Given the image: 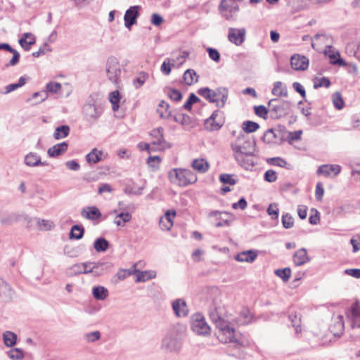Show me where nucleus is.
<instances>
[{
	"mask_svg": "<svg viewBox=\"0 0 360 360\" xmlns=\"http://www.w3.org/2000/svg\"><path fill=\"white\" fill-rule=\"evenodd\" d=\"M161 162V158L159 156H150L148 158L147 163L150 167H151L154 171L159 169L160 164Z\"/></svg>",
	"mask_w": 360,
	"mask_h": 360,
	"instance_id": "052dcab7",
	"label": "nucleus"
},
{
	"mask_svg": "<svg viewBox=\"0 0 360 360\" xmlns=\"http://www.w3.org/2000/svg\"><path fill=\"white\" fill-rule=\"evenodd\" d=\"M266 162L270 165L278 166L288 169H290V165L283 158L280 157L267 158Z\"/></svg>",
	"mask_w": 360,
	"mask_h": 360,
	"instance_id": "a19ab883",
	"label": "nucleus"
},
{
	"mask_svg": "<svg viewBox=\"0 0 360 360\" xmlns=\"http://www.w3.org/2000/svg\"><path fill=\"white\" fill-rule=\"evenodd\" d=\"M275 274L281 278L284 282H287L291 275V270L290 268L286 267L284 269H278L275 270Z\"/></svg>",
	"mask_w": 360,
	"mask_h": 360,
	"instance_id": "864d4df0",
	"label": "nucleus"
},
{
	"mask_svg": "<svg viewBox=\"0 0 360 360\" xmlns=\"http://www.w3.org/2000/svg\"><path fill=\"white\" fill-rule=\"evenodd\" d=\"M276 138V134L274 129H268L263 136L264 141L268 143H276V141L275 140Z\"/></svg>",
	"mask_w": 360,
	"mask_h": 360,
	"instance_id": "e2e57ef3",
	"label": "nucleus"
},
{
	"mask_svg": "<svg viewBox=\"0 0 360 360\" xmlns=\"http://www.w3.org/2000/svg\"><path fill=\"white\" fill-rule=\"evenodd\" d=\"M331 83L328 78L327 77H321L320 79H318L317 81L314 82V87L315 89L319 88V87H326L328 88L330 86Z\"/></svg>",
	"mask_w": 360,
	"mask_h": 360,
	"instance_id": "69168bd1",
	"label": "nucleus"
},
{
	"mask_svg": "<svg viewBox=\"0 0 360 360\" xmlns=\"http://www.w3.org/2000/svg\"><path fill=\"white\" fill-rule=\"evenodd\" d=\"M169 181L179 186H187L197 181V176L190 169L174 168L169 172Z\"/></svg>",
	"mask_w": 360,
	"mask_h": 360,
	"instance_id": "20e7f679",
	"label": "nucleus"
},
{
	"mask_svg": "<svg viewBox=\"0 0 360 360\" xmlns=\"http://www.w3.org/2000/svg\"><path fill=\"white\" fill-rule=\"evenodd\" d=\"M181 345V338L173 331L167 333L162 341V348L168 352H179Z\"/></svg>",
	"mask_w": 360,
	"mask_h": 360,
	"instance_id": "423d86ee",
	"label": "nucleus"
},
{
	"mask_svg": "<svg viewBox=\"0 0 360 360\" xmlns=\"http://www.w3.org/2000/svg\"><path fill=\"white\" fill-rule=\"evenodd\" d=\"M176 216L174 210H167L165 215L162 217L159 221V225L162 231H169L173 226V219Z\"/></svg>",
	"mask_w": 360,
	"mask_h": 360,
	"instance_id": "6ab92c4d",
	"label": "nucleus"
},
{
	"mask_svg": "<svg viewBox=\"0 0 360 360\" xmlns=\"http://www.w3.org/2000/svg\"><path fill=\"white\" fill-rule=\"evenodd\" d=\"M341 169L342 167L339 165H323L319 167L316 172L319 175L328 177L331 173H333L334 176H338L340 173Z\"/></svg>",
	"mask_w": 360,
	"mask_h": 360,
	"instance_id": "aec40b11",
	"label": "nucleus"
},
{
	"mask_svg": "<svg viewBox=\"0 0 360 360\" xmlns=\"http://www.w3.org/2000/svg\"><path fill=\"white\" fill-rule=\"evenodd\" d=\"M192 167L200 173L206 172L210 168L209 162L203 158L194 159L191 163Z\"/></svg>",
	"mask_w": 360,
	"mask_h": 360,
	"instance_id": "7c9ffc66",
	"label": "nucleus"
},
{
	"mask_svg": "<svg viewBox=\"0 0 360 360\" xmlns=\"http://www.w3.org/2000/svg\"><path fill=\"white\" fill-rule=\"evenodd\" d=\"M309 257L305 248L297 250L293 255V262L296 266H302L309 262Z\"/></svg>",
	"mask_w": 360,
	"mask_h": 360,
	"instance_id": "cd10ccee",
	"label": "nucleus"
},
{
	"mask_svg": "<svg viewBox=\"0 0 360 360\" xmlns=\"http://www.w3.org/2000/svg\"><path fill=\"white\" fill-rule=\"evenodd\" d=\"M171 60L167 58L165 60L161 65L160 70L162 73H164L166 75H168L171 72V66H174L176 60L174 59H172V63H170Z\"/></svg>",
	"mask_w": 360,
	"mask_h": 360,
	"instance_id": "13d9d810",
	"label": "nucleus"
},
{
	"mask_svg": "<svg viewBox=\"0 0 360 360\" xmlns=\"http://www.w3.org/2000/svg\"><path fill=\"white\" fill-rule=\"evenodd\" d=\"M92 295L97 300H104L109 295V292L104 286L98 285L92 288Z\"/></svg>",
	"mask_w": 360,
	"mask_h": 360,
	"instance_id": "72a5a7b5",
	"label": "nucleus"
},
{
	"mask_svg": "<svg viewBox=\"0 0 360 360\" xmlns=\"http://www.w3.org/2000/svg\"><path fill=\"white\" fill-rule=\"evenodd\" d=\"M149 75L146 72L141 71L133 79L132 84L135 89L141 88L148 79Z\"/></svg>",
	"mask_w": 360,
	"mask_h": 360,
	"instance_id": "4c0bfd02",
	"label": "nucleus"
},
{
	"mask_svg": "<svg viewBox=\"0 0 360 360\" xmlns=\"http://www.w3.org/2000/svg\"><path fill=\"white\" fill-rule=\"evenodd\" d=\"M345 328L344 317L337 315L333 318V322L330 326V330L335 336H340Z\"/></svg>",
	"mask_w": 360,
	"mask_h": 360,
	"instance_id": "4be33fe9",
	"label": "nucleus"
},
{
	"mask_svg": "<svg viewBox=\"0 0 360 360\" xmlns=\"http://www.w3.org/2000/svg\"><path fill=\"white\" fill-rule=\"evenodd\" d=\"M26 83V79L25 77H20L17 83L10 84L5 87V91L4 94H8L11 91L16 90L17 89L22 86Z\"/></svg>",
	"mask_w": 360,
	"mask_h": 360,
	"instance_id": "8fccbe9b",
	"label": "nucleus"
},
{
	"mask_svg": "<svg viewBox=\"0 0 360 360\" xmlns=\"http://www.w3.org/2000/svg\"><path fill=\"white\" fill-rule=\"evenodd\" d=\"M91 262H83L76 264L72 266V269L77 274H89L91 273Z\"/></svg>",
	"mask_w": 360,
	"mask_h": 360,
	"instance_id": "37998d69",
	"label": "nucleus"
},
{
	"mask_svg": "<svg viewBox=\"0 0 360 360\" xmlns=\"http://www.w3.org/2000/svg\"><path fill=\"white\" fill-rule=\"evenodd\" d=\"M282 224L285 229H290L294 225V219L291 214L286 213L282 216Z\"/></svg>",
	"mask_w": 360,
	"mask_h": 360,
	"instance_id": "680f3d73",
	"label": "nucleus"
},
{
	"mask_svg": "<svg viewBox=\"0 0 360 360\" xmlns=\"http://www.w3.org/2000/svg\"><path fill=\"white\" fill-rule=\"evenodd\" d=\"M84 338L88 342H94L101 338V333L98 330L90 332L84 335Z\"/></svg>",
	"mask_w": 360,
	"mask_h": 360,
	"instance_id": "0e129e2a",
	"label": "nucleus"
},
{
	"mask_svg": "<svg viewBox=\"0 0 360 360\" xmlns=\"http://www.w3.org/2000/svg\"><path fill=\"white\" fill-rule=\"evenodd\" d=\"M18 42L25 51H30L31 46L36 43L35 36L30 32H25L19 39Z\"/></svg>",
	"mask_w": 360,
	"mask_h": 360,
	"instance_id": "a878e982",
	"label": "nucleus"
},
{
	"mask_svg": "<svg viewBox=\"0 0 360 360\" xmlns=\"http://www.w3.org/2000/svg\"><path fill=\"white\" fill-rule=\"evenodd\" d=\"M101 150L94 148L86 155V160L89 164H96L103 160Z\"/></svg>",
	"mask_w": 360,
	"mask_h": 360,
	"instance_id": "e433bc0d",
	"label": "nucleus"
},
{
	"mask_svg": "<svg viewBox=\"0 0 360 360\" xmlns=\"http://www.w3.org/2000/svg\"><path fill=\"white\" fill-rule=\"evenodd\" d=\"M259 127V124L257 122L252 121H245L242 124V132L245 133H252L257 131Z\"/></svg>",
	"mask_w": 360,
	"mask_h": 360,
	"instance_id": "09e8293b",
	"label": "nucleus"
},
{
	"mask_svg": "<svg viewBox=\"0 0 360 360\" xmlns=\"http://www.w3.org/2000/svg\"><path fill=\"white\" fill-rule=\"evenodd\" d=\"M347 319L352 328H360V301L353 302L346 311Z\"/></svg>",
	"mask_w": 360,
	"mask_h": 360,
	"instance_id": "1a4fd4ad",
	"label": "nucleus"
},
{
	"mask_svg": "<svg viewBox=\"0 0 360 360\" xmlns=\"http://www.w3.org/2000/svg\"><path fill=\"white\" fill-rule=\"evenodd\" d=\"M117 215L114 219V223L118 226H124L125 223L129 222L131 219V214L129 212H120L117 213V210H114Z\"/></svg>",
	"mask_w": 360,
	"mask_h": 360,
	"instance_id": "f704fd0d",
	"label": "nucleus"
},
{
	"mask_svg": "<svg viewBox=\"0 0 360 360\" xmlns=\"http://www.w3.org/2000/svg\"><path fill=\"white\" fill-rule=\"evenodd\" d=\"M211 321L218 328V339L223 343L233 344L236 348L247 347L250 345L248 339L233 328V324L230 320L222 317L221 309L211 306L209 311Z\"/></svg>",
	"mask_w": 360,
	"mask_h": 360,
	"instance_id": "f257e3e1",
	"label": "nucleus"
},
{
	"mask_svg": "<svg viewBox=\"0 0 360 360\" xmlns=\"http://www.w3.org/2000/svg\"><path fill=\"white\" fill-rule=\"evenodd\" d=\"M68 148V143L65 141L57 143L49 148L47 150L50 158H56L65 153Z\"/></svg>",
	"mask_w": 360,
	"mask_h": 360,
	"instance_id": "393cba45",
	"label": "nucleus"
},
{
	"mask_svg": "<svg viewBox=\"0 0 360 360\" xmlns=\"http://www.w3.org/2000/svg\"><path fill=\"white\" fill-rule=\"evenodd\" d=\"M288 319L290 321L292 327L295 328V333H300L301 331L300 317H299L296 313H295V314L292 313V314H289Z\"/></svg>",
	"mask_w": 360,
	"mask_h": 360,
	"instance_id": "603ef678",
	"label": "nucleus"
},
{
	"mask_svg": "<svg viewBox=\"0 0 360 360\" xmlns=\"http://www.w3.org/2000/svg\"><path fill=\"white\" fill-rule=\"evenodd\" d=\"M257 257V251L255 250H250L246 251H243L238 253L236 256V259L238 262H253Z\"/></svg>",
	"mask_w": 360,
	"mask_h": 360,
	"instance_id": "bb28decb",
	"label": "nucleus"
},
{
	"mask_svg": "<svg viewBox=\"0 0 360 360\" xmlns=\"http://www.w3.org/2000/svg\"><path fill=\"white\" fill-rule=\"evenodd\" d=\"M105 70L106 77L110 82L115 85L120 83L122 65L117 57L114 56L108 57L105 62Z\"/></svg>",
	"mask_w": 360,
	"mask_h": 360,
	"instance_id": "39448f33",
	"label": "nucleus"
},
{
	"mask_svg": "<svg viewBox=\"0 0 360 360\" xmlns=\"http://www.w3.org/2000/svg\"><path fill=\"white\" fill-rule=\"evenodd\" d=\"M6 355L11 360H22L25 358L24 352L20 348H12L6 352Z\"/></svg>",
	"mask_w": 360,
	"mask_h": 360,
	"instance_id": "c03bdc74",
	"label": "nucleus"
},
{
	"mask_svg": "<svg viewBox=\"0 0 360 360\" xmlns=\"http://www.w3.org/2000/svg\"><path fill=\"white\" fill-rule=\"evenodd\" d=\"M85 251V245L79 244L76 246L67 244L63 248V254L70 258H75L84 253Z\"/></svg>",
	"mask_w": 360,
	"mask_h": 360,
	"instance_id": "412c9836",
	"label": "nucleus"
},
{
	"mask_svg": "<svg viewBox=\"0 0 360 360\" xmlns=\"http://www.w3.org/2000/svg\"><path fill=\"white\" fill-rule=\"evenodd\" d=\"M272 94L275 96H287V88L281 82H276L274 84Z\"/></svg>",
	"mask_w": 360,
	"mask_h": 360,
	"instance_id": "de8ad7c7",
	"label": "nucleus"
},
{
	"mask_svg": "<svg viewBox=\"0 0 360 360\" xmlns=\"http://www.w3.org/2000/svg\"><path fill=\"white\" fill-rule=\"evenodd\" d=\"M219 10L226 20H231L239 11V6L233 0H221Z\"/></svg>",
	"mask_w": 360,
	"mask_h": 360,
	"instance_id": "9d476101",
	"label": "nucleus"
},
{
	"mask_svg": "<svg viewBox=\"0 0 360 360\" xmlns=\"http://www.w3.org/2000/svg\"><path fill=\"white\" fill-rule=\"evenodd\" d=\"M198 101H200V98L195 94L191 93L188 100L184 103V108L186 110L190 111L192 109V105Z\"/></svg>",
	"mask_w": 360,
	"mask_h": 360,
	"instance_id": "4d7b16f0",
	"label": "nucleus"
},
{
	"mask_svg": "<svg viewBox=\"0 0 360 360\" xmlns=\"http://www.w3.org/2000/svg\"><path fill=\"white\" fill-rule=\"evenodd\" d=\"M150 135L152 138L151 144L154 147V150H165L170 147L164 139L162 128L160 127L152 130Z\"/></svg>",
	"mask_w": 360,
	"mask_h": 360,
	"instance_id": "9b49d317",
	"label": "nucleus"
},
{
	"mask_svg": "<svg viewBox=\"0 0 360 360\" xmlns=\"http://www.w3.org/2000/svg\"><path fill=\"white\" fill-rule=\"evenodd\" d=\"M140 6H130L124 15V26L130 30L131 26L136 24L137 18L139 17Z\"/></svg>",
	"mask_w": 360,
	"mask_h": 360,
	"instance_id": "ddd939ff",
	"label": "nucleus"
},
{
	"mask_svg": "<svg viewBox=\"0 0 360 360\" xmlns=\"http://www.w3.org/2000/svg\"><path fill=\"white\" fill-rule=\"evenodd\" d=\"M15 292L11 286L1 278H0V297L5 302L12 300Z\"/></svg>",
	"mask_w": 360,
	"mask_h": 360,
	"instance_id": "5701e85b",
	"label": "nucleus"
},
{
	"mask_svg": "<svg viewBox=\"0 0 360 360\" xmlns=\"http://www.w3.org/2000/svg\"><path fill=\"white\" fill-rule=\"evenodd\" d=\"M246 30L245 28L236 29L230 27L229 29L228 39L230 42L236 46H240L245 40Z\"/></svg>",
	"mask_w": 360,
	"mask_h": 360,
	"instance_id": "4468645a",
	"label": "nucleus"
},
{
	"mask_svg": "<svg viewBox=\"0 0 360 360\" xmlns=\"http://www.w3.org/2000/svg\"><path fill=\"white\" fill-rule=\"evenodd\" d=\"M82 215L90 220L98 219L101 217L100 210L95 206L88 207L87 210H83Z\"/></svg>",
	"mask_w": 360,
	"mask_h": 360,
	"instance_id": "473e14b6",
	"label": "nucleus"
},
{
	"mask_svg": "<svg viewBox=\"0 0 360 360\" xmlns=\"http://www.w3.org/2000/svg\"><path fill=\"white\" fill-rule=\"evenodd\" d=\"M136 264H134L133 269H120L118 270L117 274L113 276V281L115 283H119L121 281L126 279L131 275L135 274Z\"/></svg>",
	"mask_w": 360,
	"mask_h": 360,
	"instance_id": "c756f323",
	"label": "nucleus"
},
{
	"mask_svg": "<svg viewBox=\"0 0 360 360\" xmlns=\"http://www.w3.org/2000/svg\"><path fill=\"white\" fill-rule=\"evenodd\" d=\"M109 101L112 103V109L114 112L119 109V103L120 101V94L119 91L115 90L109 94Z\"/></svg>",
	"mask_w": 360,
	"mask_h": 360,
	"instance_id": "49530a36",
	"label": "nucleus"
},
{
	"mask_svg": "<svg viewBox=\"0 0 360 360\" xmlns=\"http://www.w3.org/2000/svg\"><path fill=\"white\" fill-rule=\"evenodd\" d=\"M160 117L167 120L169 122H175L184 127L190 128L195 126V120L193 114H160Z\"/></svg>",
	"mask_w": 360,
	"mask_h": 360,
	"instance_id": "0eeeda50",
	"label": "nucleus"
},
{
	"mask_svg": "<svg viewBox=\"0 0 360 360\" xmlns=\"http://www.w3.org/2000/svg\"><path fill=\"white\" fill-rule=\"evenodd\" d=\"M224 123L222 114H211V116L205 120V127L210 131L219 129Z\"/></svg>",
	"mask_w": 360,
	"mask_h": 360,
	"instance_id": "2eb2a0df",
	"label": "nucleus"
},
{
	"mask_svg": "<svg viewBox=\"0 0 360 360\" xmlns=\"http://www.w3.org/2000/svg\"><path fill=\"white\" fill-rule=\"evenodd\" d=\"M135 274H137L136 282H146L150 279L154 278L156 276V272L154 271H143L136 269Z\"/></svg>",
	"mask_w": 360,
	"mask_h": 360,
	"instance_id": "c9c22d12",
	"label": "nucleus"
},
{
	"mask_svg": "<svg viewBox=\"0 0 360 360\" xmlns=\"http://www.w3.org/2000/svg\"><path fill=\"white\" fill-rule=\"evenodd\" d=\"M37 224L39 228L44 231L51 230L53 227V223L48 219H37Z\"/></svg>",
	"mask_w": 360,
	"mask_h": 360,
	"instance_id": "bf43d9fd",
	"label": "nucleus"
},
{
	"mask_svg": "<svg viewBox=\"0 0 360 360\" xmlns=\"http://www.w3.org/2000/svg\"><path fill=\"white\" fill-rule=\"evenodd\" d=\"M231 148L234 158L242 167L248 169L255 165L253 160L249 158L255 155L256 142L253 138L239 131L236 139L231 142Z\"/></svg>",
	"mask_w": 360,
	"mask_h": 360,
	"instance_id": "f03ea898",
	"label": "nucleus"
},
{
	"mask_svg": "<svg viewBox=\"0 0 360 360\" xmlns=\"http://www.w3.org/2000/svg\"><path fill=\"white\" fill-rule=\"evenodd\" d=\"M192 330L200 335H206L210 333V327L200 314H195L191 321Z\"/></svg>",
	"mask_w": 360,
	"mask_h": 360,
	"instance_id": "6e6552de",
	"label": "nucleus"
},
{
	"mask_svg": "<svg viewBox=\"0 0 360 360\" xmlns=\"http://www.w3.org/2000/svg\"><path fill=\"white\" fill-rule=\"evenodd\" d=\"M0 49L6 50L11 53H13V57L11 60L9 61L8 64L6 65V67L8 66H15L16 65L20 60V55L18 51L13 49L8 44L2 43L0 44Z\"/></svg>",
	"mask_w": 360,
	"mask_h": 360,
	"instance_id": "c85d7f7f",
	"label": "nucleus"
},
{
	"mask_svg": "<svg viewBox=\"0 0 360 360\" xmlns=\"http://www.w3.org/2000/svg\"><path fill=\"white\" fill-rule=\"evenodd\" d=\"M61 84L59 82H50L46 85V91H47V94L49 93L51 94H56L61 89Z\"/></svg>",
	"mask_w": 360,
	"mask_h": 360,
	"instance_id": "6e6d98bb",
	"label": "nucleus"
},
{
	"mask_svg": "<svg viewBox=\"0 0 360 360\" xmlns=\"http://www.w3.org/2000/svg\"><path fill=\"white\" fill-rule=\"evenodd\" d=\"M85 229L82 226L74 225L72 226L69 237L70 239L80 240L83 238Z\"/></svg>",
	"mask_w": 360,
	"mask_h": 360,
	"instance_id": "ea45409f",
	"label": "nucleus"
},
{
	"mask_svg": "<svg viewBox=\"0 0 360 360\" xmlns=\"http://www.w3.org/2000/svg\"><path fill=\"white\" fill-rule=\"evenodd\" d=\"M70 133V127L68 125H62L58 127L53 134V137L56 140H59L63 138H65L68 136Z\"/></svg>",
	"mask_w": 360,
	"mask_h": 360,
	"instance_id": "a18cd8bd",
	"label": "nucleus"
},
{
	"mask_svg": "<svg viewBox=\"0 0 360 360\" xmlns=\"http://www.w3.org/2000/svg\"><path fill=\"white\" fill-rule=\"evenodd\" d=\"M268 110L271 112H286L292 110V104L280 98H274L269 101Z\"/></svg>",
	"mask_w": 360,
	"mask_h": 360,
	"instance_id": "f8f14e48",
	"label": "nucleus"
},
{
	"mask_svg": "<svg viewBox=\"0 0 360 360\" xmlns=\"http://www.w3.org/2000/svg\"><path fill=\"white\" fill-rule=\"evenodd\" d=\"M198 77L195 71L193 69L186 70L183 76L184 80L187 85H191L194 82H197L198 80Z\"/></svg>",
	"mask_w": 360,
	"mask_h": 360,
	"instance_id": "79ce46f5",
	"label": "nucleus"
},
{
	"mask_svg": "<svg viewBox=\"0 0 360 360\" xmlns=\"http://www.w3.org/2000/svg\"><path fill=\"white\" fill-rule=\"evenodd\" d=\"M112 265L110 262H91V274L94 276H101L109 271Z\"/></svg>",
	"mask_w": 360,
	"mask_h": 360,
	"instance_id": "b1692460",
	"label": "nucleus"
},
{
	"mask_svg": "<svg viewBox=\"0 0 360 360\" xmlns=\"http://www.w3.org/2000/svg\"><path fill=\"white\" fill-rule=\"evenodd\" d=\"M166 94L171 100L174 101H179L182 98L181 93L177 89L168 88L166 90Z\"/></svg>",
	"mask_w": 360,
	"mask_h": 360,
	"instance_id": "5fc2aeb1",
	"label": "nucleus"
},
{
	"mask_svg": "<svg viewBox=\"0 0 360 360\" xmlns=\"http://www.w3.org/2000/svg\"><path fill=\"white\" fill-rule=\"evenodd\" d=\"M109 242L103 237L98 238L94 243V248L98 252H105L109 248Z\"/></svg>",
	"mask_w": 360,
	"mask_h": 360,
	"instance_id": "58836bf2",
	"label": "nucleus"
},
{
	"mask_svg": "<svg viewBox=\"0 0 360 360\" xmlns=\"http://www.w3.org/2000/svg\"><path fill=\"white\" fill-rule=\"evenodd\" d=\"M291 67L295 70H305L309 66V59L301 55H294L290 58Z\"/></svg>",
	"mask_w": 360,
	"mask_h": 360,
	"instance_id": "f3484780",
	"label": "nucleus"
},
{
	"mask_svg": "<svg viewBox=\"0 0 360 360\" xmlns=\"http://www.w3.org/2000/svg\"><path fill=\"white\" fill-rule=\"evenodd\" d=\"M198 94L209 102L215 103L217 108H223L228 99L229 90L226 87H218L215 89L203 87L198 90Z\"/></svg>",
	"mask_w": 360,
	"mask_h": 360,
	"instance_id": "7ed1b4c3",
	"label": "nucleus"
},
{
	"mask_svg": "<svg viewBox=\"0 0 360 360\" xmlns=\"http://www.w3.org/2000/svg\"><path fill=\"white\" fill-rule=\"evenodd\" d=\"M333 103L335 108L340 110L343 108L345 102L340 92H335L333 94Z\"/></svg>",
	"mask_w": 360,
	"mask_h": 360,
	"instance_id": "3c124183",
	"label": "nucleus"
},
{
	"mask_svg": "<svg viewBox=\"0 0 360 360\" xmlns=\"http://www.w3.org/2000/svg\"><path fill=\"white\" fill-rule=\"evenodd\" d=\"M277 174L274 170L269 169L264 173V179L269 183L275 182L277 180Z\"/></svg>",
	"mask_w": 360,
	"mask_h": 360,
	"instance_id": "774afa93",
	"label": "nucleus"
},
{
	"mask_svg": "<svg viewBox=\"0 0 360 360\" xmlns=\"http://www.w3.org/2000/svg\"><path fill=\"white\" fill-rule=\"evenodd\" d=\"M24 163L27 167H30L48 165V163L46 162H42L41 156L34 152H30L25 155Z\"/></svg>",
	"mask_w": 360,
	"mask_h": 360,
	"instance_id": "a211bd4d",
	"label": "nucleus"
},
{
	"mask_svg": "<svg viewBox=\"0 0 360 360\" xmlns=\"http://www.w3.org/2000/svg\"><path fill=\"white\" fill-rule=\"evenodd\" d=\"M2 338L4 345L8 347H13L17 343L18 336L12 331H5L2 335Z\"/></svg>",
	"mask_w": 360,
	"mask_h": 360,
	"instance_id": "2f4dec72",
	"label": "nucleus"
},
{
	"mask_svg": "<svg viewBox=\"0 0 360 360\" xmlns=\"http://www.w3.org/2000/svg\"><path fill=\"white\" fill-rule=\"evenodd\" d=\"M278 205L276 203H271L267 208V213L273 219H278Z\"/></svg>",
	"mask_w": 360,
	"mask_h": 360,
	"instance_id": "338daca9",
	"label": "nucleus"
},
{
	"mask_svg": "<svg viewBox=\"0 0 360 360\" xmlns=\"http://www.w3.org/2000/svg\"><path fill=\"white\" fill-rule=\"evenodd\" d=\"M172 309L177 317H185L188 314L186 302L183 299H176L172 302Z\"/></svg>",
	"mask_w": 360,
	"mask_h": 360,
	"instance_id": "dca6fc26",
	"label": "nucleus"
}]
</instances>
